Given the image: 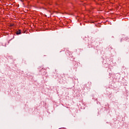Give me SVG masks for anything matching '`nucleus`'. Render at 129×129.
I'll return each instance as SVG.
<instances>
[{
	"label": "nucleus",
	"mask_w": 129,
	"mask_h": 129,
	"mask_svg": "<svg viewBox=\"0 0 129 129\" xmlns=\"http://www.w3.org/2000/svg\"><path fill=\"white\" fill-rule=\"evenodd\" d=\"M17 35H21V30H19V31H17L16 32Z\"/></svg>",
	"instance_id": "f257e3e1"
}]
</instances>
